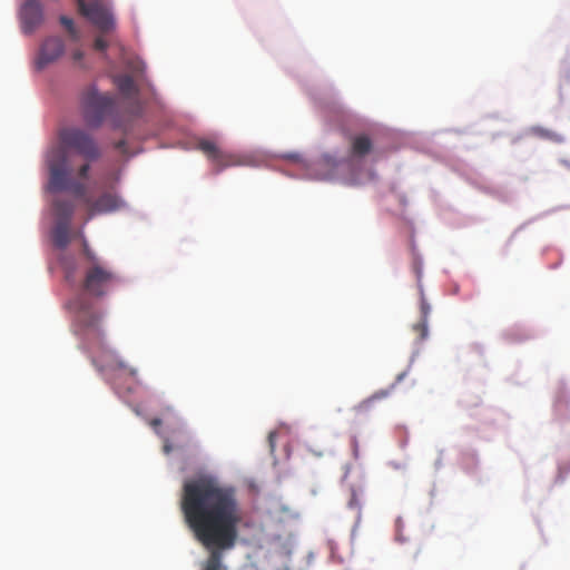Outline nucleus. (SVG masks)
<instances>
[{"instance_id":"nucleus-10","label":"nucleus","mask_w":570,"mask_h":570,"mask_svg":"<svg viewBox=\"0 0 570 570\" xmlns=\"http://www.w3.org/2000/svg\"><path fill=\"white\" fill-rule=\"evenodd\" d=\"M125 206V202L112 191L102 193L96 200L90 199L88 213L90 219L96 214H106L118 210Z\"/></svg>"},{"instance_id":"nucleus-22","label":"nucleus","mask_w":570,"mask_h":570,"mask_svg":"<svg viewBox=\"0 0 570 570\" xmlns=\"http://www.w3.org/2000/svg\"><path fill=\"white\" fill-rule=\"evenodd\" d=\"M94 47L96 50L104 51L108 47V42L104 38L98 37L95 40Z\"/></svg>"},{"instance_id":"nucleus-12","label":"nucleus","mask_w":570,"mask_h":570,"mask_svg":"<svg viewBox=\"0 0 570 570\" xmlns=\"http://www.w3.org/2000/svg\"><path fill=\"white\" fill-rule=\"evenodd\" d=\"M53 214L59 222L70 223L75 213V203L63 197H56L52 202Z\"/></svg>"},{"instance_id":"nucleus-13","label":"nucleus","mask_w":570,"mask_h":570,"mask_svg":"<svg viewBox=\"0 0 570 570\" xmlns=\"http://www.w3.org/2000/svg\"><path fill=\"white\" fill-rule=\"evenodd\" d=\"M373 144L367 135H356L351 139V156L362 158L372 150Z\"/></svg>"},{"instance_id":"nucleus-17","label":"nucleus","mask_w":570,"mask_h":570,"mask_svg":"<svg viewBox=\"0 0 570 570\" xmlns=\"http://www.w3.org/2000/svg\"><path fill=\"white\" fill-rule=\"evenodd\" d=\"M347 507L352 510H355V512H356L355 525L357 527L361 522V517H362V511H361L362 502L360 499V494L355 489H352V491H351V498L347 502Z\"/></svg>"},{"instance_id":"nucleus-31","label":"nucleus","mask_w":570,"mask_h":570,"mask_svg":"<svg viewBox=\"0 0 570 570\" xmlns=\"http://www.w3.org/2000/svg\"><path fill=\"white\" fill-rule=\"evenodd\" d=\"M130 374H136V370H130Z\"/></svg>"},{"instance_id":"nucleus-27","label":"nucleus","mask_w":570,"mask_h":570,"mask_svg":"<svg viewBox=\"0 0 570 570\" xmlns=\"http://www.w3.org/2000/svg\"><path fill=\"white\" fill-rule=\"evenodd\" d=\"M125 146H126V141H125V140H119V141H118V142H116V145H115V147H116L117 149H122V148H125Z\"/></svg>"},{"instance_id":"nucleus-15","label":"nucleus","mask_w":570,"mask_h":570,"mask_svg":"<svg viewBox=\"0 0 570 570\" xmlns=\"http://www.w3.org/2000/svg\"><path fill=\"white\" fill-rule=\"evenodd\" d=\"M115 83L119 91L125 96L130 97L137 91L134 79L128 75L117 76L115 78Z\"/></svg>"},{"instance_id":"nucleus-19","label":"nucleus","mask_w":570,"mask_h":570,"mask_svg":"<svg viewBox=\"0 0 570 570\" xmlns=\"http://www.w3.org/2000/svg\"><path fill=\"white\" fill-rule=\"evenodd\" d=\"M60 22H61V24L65 27V29L67 30V32L70 35V37L73 40H78L79 39V37H80L79 32L76 29L71 18L62 16V17H60Z\"/></svg>"},{"instance_id":"nucleus-9","label":"nucleus","mask_w":570,"mask_h":570,"mask_svg":"<svg viewBox=\"0 0 570 570\" xmlns=\"http://www.w3.org/2000/svg\"><path fill=\"white\" fill-rule=\"evenodd\" d=\"M21 27L24 33H31L43 20L41 4L37 0H28L20 10Z\"/></svg>"},{"instance_id":"nucleus-11","label":"nucleus","mask_w":570,"mask_h":570,"mask_svg":"<svg viewBox=\"0 0 570 570\" xmlns=\"http://www.w3.org/2000/svg\"><path fill=\"white\" fill-rule=\"evenodd\" d=\"M65 50V45L62 40L58 37L48 38L43 45L41 46L38 59H37V68L42 69L47 65L57 60Z\"/></svg>"},{"instance_id":"nucleus-7","label":"nucleus","mask_w":570,"mask_h":570,"mask_svg":"<svg viewBox=\"0 0 570 570\" xmlns=\"http://www.w3.org/2000/svg\"><path fill=\"white\" fill-rule=\"evenodd\" d=\"M197 149L200 150L213 164L215 174H218L228 167L247 164L245 157L223 150L215 141L209 139L199 140Z\"/></svg>"},{"instance_id":"nucleus-29","label":"nucleus","mask_w":570,"mask_h":570,"mask_svg":"<svg viewBox=\"0 0 570 570\" xmlns=\"http://www.w3.org/2000/svg\"><path fill=\"white\" fill-rule=\"evenodd\" d=\"M370 402H371V400H366L365 402H363V403L360 405V407L368 405V404H370Z\"/></svg>"},{"instance_id":"nucleus-28","label":"nucleus","mask_w":570,"mask_h":570,"mask_svg":"<svg viewBox=\"0 0 570 570\" xmlns=\"http://www.w3.org/2000/svg\"><path fill=\"white\" fill-rule=\"evenodd\" d=\"M164 451H165L166 453H169V452L171 451V446H170L169 444H167V443H166V444L164 445Z\"/></svg>"},{"instance_id":"nucleus-20","label":"nucleus","mask_w":570,"mask_h":570,"mask_svg":"<svg viewBox=\"0 0 570 570\" xmlns=\"http://www.w3.org/2000/svg\"><path fill=\"white\" fill-rule=\"evenodd\" d=\"M413 331L417 333L419 340L422 341L428 337V320H422L413 325Z\"/></svg>"},{"instance_id":"nucleus-30","label":"nucleus","mask_w":570,"mask_h":570,"mask_svg":"<svg viewBox=\"0 0 570 570\" xmlns=\"http://www.w3.org/2000/svg\"><path fill=\"white\" fill-rule=\"evenodd\" d=\"M281 570H292V569L288 566H285Z\"/></svg>"},{"instance_id":"nucleus-6","label":"nucleus","mask_w":570,"mask_h":570,"mask_svg":"<svg viewBox=\"0 0 570 570\" xmlns=\"http://www.w3.org/2000/svg\"><path fill=\"white\" fill-rule=\"evenodd\" d=\"M80 287L91 297L107 295L119 282L116 272L104 261H92L90 265H83Z\"/></svg>"},{"instance_id":"nucleus-26","label":"nucleus","mask_w":570,"mask_h":570,"mask_svg":"<svg viewBox=\"0 0 570 570\" xmlns=\"http://www.w3.org/2000/svg\"><path fill=\"white\" fill-rule=\"evenodd\" d=\"M160 424H161V420H160V419H157V417H156V419H153V420L150 421V425H151L154 429H156V428L160 426Z\"/></svg>"},{"instance_id":"nucleus-23","label":"nucleus","mask_w":570,"mask_h":570,"mask_svg":"<svg viewBox=\"0 0 570 570\" xmlns=\"http://www.w3.org/2000/svg\"><path fill=\"white\" fill-rule=\"evenodd\" d=\"M429 313H430V305L424 299H422V302H421L422 320H428Z\"/></svg>"},{"instance_id":"nucleus-5","label":"nucleus","mask_w":570,"mask_h":570,"mask_svg":"<svg viewBox=\"0 0 570 570\" xmlns=\"http://www.w3.org/2000/svg\"><path fill=\"white\" fill-rule=\"evenodd\" d=\"M60 144L52 148H63L69 155V150H75L80 155L87 163L82 164L78 170L77 176L81 179L88 178L90 170V161L99 159L101 153L94 139V137L81 128L69 127L63 128L59 132Z\"/></svg>"},{"instance_id":"nucleus-8","label":"nucleus","mask_w":570,"mask_h":570,"mask_svg":"<svg viewBox=\"0 0 570 570\" xmlns=\"http://www.w3.org/2000/svg\"><path fill=\"white\" fill-rule=\"evenodd\" d=\"M78 9L100 31L108 32L114 29L115 21L109 9L96 0L87 3L86 0H77Z\"/></svg>"},{"instance_id":"nucleus-25","label":"nucleus","mask_w":570,"mask_h":570,"mask_svg":"<svg viewBox=\"0 0 570 570\" xmlns=\"http://www.w3.org/2000/svg\"><path fill=\"white\" fill-rule=\"evenodd\" d=\"M72 57L76 61H79L82 59L83 57V52L81 50H76L73 53H72Z\"/></svg>"},{"instance_id":"nucleus-18","label":"nucleus","mask_w":570,"mask_h":570,"mask_svg":"<svg viewBox=\"0 0 570 570\" xmlns=\"http://www.w3.org/2000/svg\"><path fill=\"white\" fill-rule=\"evenodd\" d=\"M92 261H102L100 257L96 255V253L89 247L88 242L82 239V256H81V267L83 265H90Z\"/></svg>"},{"instance_id":"nucleus-3","label":"nucleus","mask_w":570,"mask_h":570,"mask_svg":"<svg viewBox=\"0 0 570 570\" xmlns=\"http://www.w3.org/2000/svg\"><path fill=\"white\" fill-rule=\"evenodd\" d=\"M46 164L49 171V191L68 190L80 198L86 206L90 204L91 198L87 195L86 185L72 178L70 157L63 148H50L46 156Z\"/></svg>"},{"instance_id":"nucleus-4","label":"nucleus","mask_w":570,"mask_h":570,"mask_svg":"<svg viewBox=\"0 0 570 570\" xmlns=\"http://www.w3.org/2000/svg\"><path fill=\"white\" fill-rule=\"evenodd\" d=\"M81 115L85 124L91 129L101 127L107 118H112V127L120 128L119 120L114 118L117 110L112 95L101 94L95 86L86 88L80 97Z\"/></svg>"},{"instance_id":"nucleus-16","label":"nucleus","mask_w":570,"mask_h":570,"mask_svg":"<svg viewBox=\"0 0 570 570\" xmlns=\"http://www.w3.org/2000/svg\"><path fill=\"white\" fill-rule=\"evenodd\" d=\"M530 131L532 135H534L539 138L546 139V140H550V141L558 142V144L563 141V137L559 132L552 131L550 129H546L540 126L532 127L530 129Z\"/></svg>"},{"instance_id":"nucleus-2","label":"nucleus","mask_w":570,"mask_h":570,"mask_svg":"<svg viewBox=\"0 0 570 570\" xmlns=\"http://www.w3.org/2000/svg\"><path fill=\"white\" fill-rule=\"evenodd\" d=\"M76 305V333L80 336L83 348L90 355L91 362L97 370L102 372L106 370L127 368L116 352L105 342V334L100 327V313L94 309L91 304L81 299Z\"/></svg>"},{"instance_id":"nucleus-21","label":"nucleus","mask_w":570,"mask_h":570,"mask_svg":"<svg viewBox=\"0 0 570 570\" xmlns=\"http://www.w3.org/2000/svg\"><path fill=\"white\" fill-rule=\"evenodd\" d=\"M63 269L66 274V279L70 283L76 282V272L69 262L63 263Z\"/></svg>"},{"instance_id":"nucleus-14","label":"nucleus","mask_w":570,"mask_h":570,"mask_svg":"<svg viewBox=\"0 0 570 570\" xmlns=\"http://www.w3.org/2000/svg\"><path fill=\"white\" fill-rule=\"evenodd\" d=\"M70 223L67 222H56V225L52 229V240L58 248H66L70 242Z\"/></svg>"},{"instance_id":"nucleus-24","label":"nucleus","mask_w":570,"mask_h":570,"mask_svg":"<svg viewBox=\"0 0 570 570\" xmlns=\"http://www.w3.org/2000/svg\"><path fill=\"white\" fill-rule=\"evenodd\" d=\"M351 444H352L353 456L355 459H357L360 456V446H358V441L355 436L352 439Z\"/></svg>"},{"instance_id":"nucleus-1","label":"nucleus","mask_w":570,"mask_h":570,"mask_svg":"<svg viewBox=\"0 0 570 570\" xmlns=\"http://www.w3.org/2000/svg\"><path fill=\"white\" fill-rule=\"evenodd\" d=\"M180 509L195 539L208 551L203 570H222L223 552L235 547L242 520L236 490L212 476L188 480Z\"/></svg>"}]
</instances>
